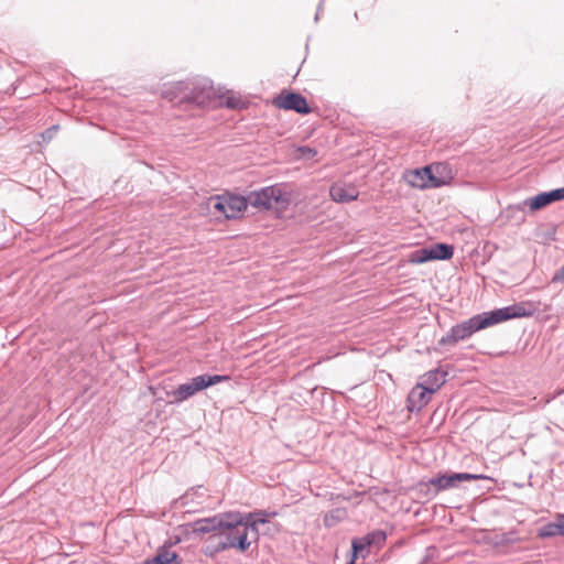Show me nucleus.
I'll return each instance as SVG.
<instances>
[{"instance_id":"20","label":"nucleus","mask_w":564,"mask_h":564,"mask_svg":"<svg viewBox=\"0 0 564 564\" xmlns=\"http://www.w3.org/2000/svg\"><path fill=\"white\" fill-rule=\"evenodd\" d=\"M371 545H378L380 546L386 541V533L381 530L373 531L369 534H367Z\"/></svg>"},{"instance_id":"9","label":"nucleus","mask_w":564,"mask_h":564,"mask_svg":"<svg viewBox=\"0 0 564 564\" xmlns=\"http://www.w3.org/2000/svg\"><path fill=\"white\" fill-rule=\"evenodd\" d=\"M453 257V247L445 243H436L434 246L422 248L410 254V263H424L431 260H447Z\"/></svg>"},{"instance_id":"21","label":"nucleus","mask_w":564,"mask_h":564,"mask_svg":"<svg viewBox=\"0 0 564 564\" xmlns=\"http://www.w3.org/2000/svg\"><path fill=\"white\" fill-rule=\"evenodd\" d=\"M225 104L229 108H239L243 102L239 97L235 96L231 93H227Z\"/></svg>"},{"instance_id":"17","label":"nucleus","mask_w":564,"mask_h":564,"mask_svg":"<svg viewBox=\"0 0 564 564\" xmlns=\"http://www.w3.org/2000/svg\"><path fill=\"white\" fill-rule=\"evenodd\" d=\"M346 517V512L344 509H335L330 512L326 513L324 517L325 527H334L336 523L341 521Z\"/></svg>"},{"instance_id":"25","label":"nucleus","mask_w":564,"mask_h":564,"mask_svg":"<svg viewBox=\"0 0 564 564\" xmlns=\"http://www.w3.org/2000/svg\"><path fill=\"white\" fill-rule=\"evenodd\" d=\"M553 281L554 282H560V281H564V265L555 272L554 276H553Z\"/></svg>"},{"instance_id":"23","label":"nucleus","mask_w":564,"mask_h":564,"mask_svg":"<svg viewBox=\"0 0 564 564\" xmlns=\"http://www.w3.org/2000/svg\"><path fill=\"white\" fill-rule=\"evenodd\" d=\"M299 151L301 152V156L306 158V159H312L317 153L316 150L308 148V147H302L299 149Z\"/></svg>"},{"instance_id":"15","label":"nucleus","mask_w":564,"mask_h":564,"mask_svg":"<svg viewBox=\"0 0 564 564\" xmlns=\"http://www.w3.org/2000/svg\"><path fill=\"white\" fill-rule=\"evenodd\" d=\"M444 377V372H441L440 370H432L422 376L419 383L433 394L445 382Z\"/></svg>"},{"instance_id":"3","label":"nucleus","mask_w":564,"mask_h":564,"mask_svg":"<svg viewBox=\"0 0 564 564\" xmlns=\"http://www.w3.org/2000/svg\"><path fill=\"white\" fill-rule=\"evenodd\" d=\"M208 213L219 219L221 217L226 219L239 217L247 208V198L237 195H217L212 196L206 202Z\"/></svg>"},{"instance_id":"24","label":"nucleus","mask_w":564,"mask_h":564,"mask_svg":"<svg viewBox=\"0 0 564 564\" xmlns=\"http://www.w3.org/2000/svg\"><path fill=\"white\" fill-rule=\"evenodd\" d=\"M561 535H564V514H557L555 518Z\"/></svg>"},{"instance_id":"1","label":"nucleus","mask_w":564,"mask_h":564,"mask_svg":"<svg viewBox=\"0 0 564 564\" xmlns=\"http://www.w3.org/2000/svg\"><path fill=\"white\" fill-rule=\"evenodd\" d=\"M534 307L530 303H519L491 312L476 315L451 329V333L443 338V343H457L471 336L475 332L511 319L531 316Z\"/></svg>"},{"instance_id":"18","label":"nucleus","mask_w":564,"mask_h":564,"mask_svg":"<svg viewBox=\"0 0 564 564\" xmlns=\"http://www.w3.org/2000/svg\"><path fill=\"white\" fill-rule=\"evenodd\" d=\"M556 535H561L556 520L546 523L539 530V536L541 538H551Z\"/></svg>"},{"instance_id":"22","label":"nucleus","mask_w":564,"mask_h":564,"mask_svg":"<svg viewBox=\"0 0 564 564\" xmlns=\"http://www.w3.org/2000/svg\"><path fill=\"white\" fill-rule=\"evenodd\" d=\"M58 130V126H52L51 128L46 129L43 133H42V138L44 141H50L54 138V135L56 134Z\"/></svg>"},{"instance_id":"16","label":"nucleus","mask_w":564,"mask_h":564,"mask_svg":"<svg viewBox=\"0 0 564 564\" xmlns=\"http://www.w3.org/2000/svg\"><path fill=\"white\" fill-rule=\"evenodd\" d=\"M177 554L171 550H163L159 552L152 560L147 561V564H177Z\"/></svg>"},{"instance_id":"5","label":"nucleus","mask_w":564,"mask_h":564,"mask_svg":"<svg viewBox=\"0 0 564 564\" xmlns=\"http://www.w3.org/2000/svg\"><path fill=\"white\" fill-rule=\"evenodd\" d=\"M229 380L228 376H209L202 375L193 378L189 382L183 383L178 386L173 392L174 402H182L194 395L195 393L212 387L214 384L220 383L223 381Z\"/></svg>"},{"instance_id":"26","label":"nucleus","mask_w":564,"mask_h":564,"mask_svg":"<svg viewBox=\"0 0 564 564\" xmlns=\"http://www.w3.org/2000/svg\"><path fill=\"white\" fill-rule=\"evenodd\" d=\"M273 531L274 532H279L280 531V525L279 524H273Z\"/></svg>"},{"instance_id":"6","label":"nucleus","mask_w":564,"mask_h":564,"mask_svg":"<svg viewBox=\"0 0 564 564\" xmlns=\"http://www.w3.org/2000/svg\"><path fill=\"white\" fill-rule=\"evenodd\" d=\"M239 521V512L223 513L212 518H205L195 521L193 523V532L204 534L219 531V533H221L225 527L232 525Z\"/></svg>"},{"instance_id":"8","label":"nucleus","mask_w":564,"mask_h":564,"mask_svg":"<svg viewBox=\"0 0 564 564\" xmlns=\"http://www.w3.org/2000/svg\"><path fill=\"white\" fill-rule=\"evenodd\" d=\"M403 177L411 187L420 189L435 188L444 184L443 181L433 174L431 166L408 171Z\"/></svg>"},{"instance_id":"12","label":"nucleus","mask_w":564,"mask_h":564,"mask_svg":"<svg viewBox=\"0 0 564 564\" xmlns=\"http://www.w3.org/2000/svg\"><path fill=\"white\" fill-rule=\"evenodd\" d=\"M564 199V187L556 188L551 192H545L538 194L534 197H531L524 200V205H528L531 212H536L539 209L544 208L553 202L563 200Z\"/></svg>"},{"instance_id":"2","label":"nucleus","mask_w":564,"mask_h":564,"mask_svg":"<svg viewBox=\"0 0 564 564\" xmlns=\"http://www.w3.org/2000/svg\"><path fill=\"white\" fill-rule=\"evenodd\" d=\"M249 527L243 521V516L240 513V521L225 527L219 534H214L209 538L210 542H215L213 545H208L205 550V554L213 556L214 554L225 551L227 549H237L240 552H246L251 545L252 538Z\"/></svg>"},{"instance_id":"11","label":"nucleus","mask_w":564,"mask_h":564,"mask_svg":"<svg viewBox=\"0 0 564 564\" xmlns=\"http://www.w3.org/2000/svg\"><path fill=\"white\" fill-rule=\"evenodd\" d=\"M278 516L276 511H265V510H257L254 512H250L243 516V521L249 527L251 531V538L253 542H257L259 539V529L260 524H268L271 518Z\"/></svg>"},{"instance_id":"14","label":"nucleus","mask_w":564,"mask_h":564,"mask_svg":"<svg viewBox=\"0 0 564 564\" xmlns=\"http://www.w3.org/2000/svg\"><path fill=\"white\" fill-rule=\"evenodd\" d=\"M432 393L417 383L408 397V409L410 411H419L431 400Z\"/></svg>"},{"instance_id":"13","label":"nucleus","mask_w":564,"mask_h":564,"mask_svg":"<svg viewBox=\"0 0 564 564\" xmlns=\"http://www.w3.org/2000/svg\"><path fill=\"white\" fill-rule=\"evenodd\" d=\"M329 195L336 203H349L358 198L359 192L351 184L336 183L332 185Z\"/></svg>"},{"instance_id":"4","label":"nucleus","mask_w":564,"mask_h":564,"mask_svg":"<svg viewBox=\"0 0 564 564\" xmlns=\"http://www.w3.org/2000/svg\"><path fill=\"white\" fill-rule=\"evenodd\" d=\"M247 202L259 209L285 210L291 203V197L280 185H273L250 193Z\"/></svg>"},{"instance_id":"19","label":"nucleus","mask_w":564,"mask_h":564,"mask_svg":"<svg viewBox=\"0 0 564 564\" xmlns=\"http://www.w3.org/2000/svg\"><path fill=\"white\" fill-rule=\"evenodd\" d=\"M368 546H371L368 535L360 538V539H355L352 541V550H354L355 555L362 552Z\"/></svg>"},{"instance_id":"10","label":"nucleus","mask_w":564,"mask_h":564,"mask_svg":"<svg viewBox=\"0 0 564 564\" xmlns=\"http://www.w3.org/2000/svg\"><path fill=\"white\" fill-rule=\"evenodd\" d=\"M280 109L294 110L297 113H308L311 111L306 99L296 93L280 94L273 101Z\"/></svg>"},{"instance_id":"7","label":"nucleus","mask_w":564,"mask_h":564,"mask_svg":"<svg viewBox=\"0 0 564 564\" xmlns=\"http://www.w3.org/2000/svg\"><path fill=\"white\" fill-rule=\"evenodd\" d=\"M478 479H489V477L477 474L469 473H452V474H443L436 477L431 478L426 482H422L423 486H432L435 489V494L447 490L451 488H456L462 481H470Z\"/></svg>"}]
</instances>
